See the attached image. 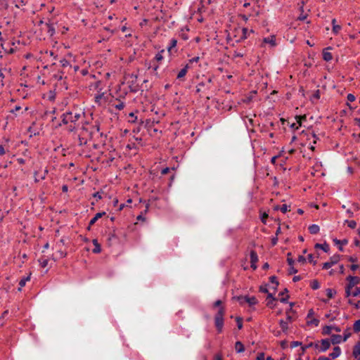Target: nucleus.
<instances>
[{
	"mask_svg": "<svg viewBox=\"0 0 360 360\" xmlns=\"http://www.w3.org/2000/svg\"><path fill=\"white\" fill-rule=\"evenodd\" d=\"M81 112H68L62 115V122L64 124L76 123L81 117Z\"/></svg>",
	"mask_w": 360,
	"mask_h": 360,
	"instance_id": "f257e3e1",
	"label": "nucleus"
},
{
	"mask_svg": "<svg viewBox=\"0 0 360 360\" xmlns=\"http://www.w3.org/2000/svg\"><path fill=\"white\" fill-rule=\"evenodd\" d=\"M224 313V308L223 307H220L214 317L215 326L219 333H221L223 329Z\"/></svg>",
	"mask_w": 360,
	"mask_h": 360,
	"instance_id": "f03ea898",
	"label": "nucleus"
},
{
	"mask_svg": "<svg viewBox=\"0 0 360 360\" xmlns=\"http://www.w3.org/2000/svg\"><path fill=\"white\" fill-rule=\"evenodd\" d=\"M347 279L349 281V283L346 287L345 293L347 297H349L351 296V290L354 287V285L359 283L360 279L357 276H348Z\"/></svg>",
	"mask_w": 360,
	"mask_h": 360,
	"instance_id": "7ed1b4c3",
	"label": "nucleus"
},
{
	"mask_svg": "<svg viewBox=\"0 0 360 360\" xmlns=\"http://www.w3.org/2000/svg\"><path fill=\"white\" fill-rule=\"evenodd\" d=\"M240 304L245 302L248 303L250 306H253L257 303V300L255 297H241L238 298Z\"/></svg>",
	"mask_w": 360,
	"mask_h": 360,
	"instance_id": "20e7f679",
	"label": "nucleus"
},
{
	"mask_svg": "<svg viewBox=\"0 0 360 360\" xmlns=\"http://www.w3.org/2000/svg\"><path fill=\"white\" fill-rule=\"evenodd\" d=\"M314 311L312 309L309 310L308 315H307V324L308 325H314L315 326H317L319 323V320L317 319H315L314 316H313Z\"/></svg>",
	"mask_w": 360,
	"mask_h": 360,
	"instance_id": "39448f33",
	"label": "nucleus"
},
{
	"mask_svg": "<svg viewBox=\"0 0 360 360\" xmlns=\"http://www.w3.org/2000/svg\"><path fill=\"white\" fill-rule=\"evenodd\" d=\"M250 256L251 267L253 269H257L256 263L258 261V257H257V255L256 252H255L254 250H252L250 252Z\"/></svg>",
	"mask_w": 360,
	"mask_h": 360,
	"instance_id": "423d86ee",
	"label": "nucleus"
},
{
	"mask_svg": "<svg viewBox=\"0 0 360 360\" xmlns=\"http://www.w3.org/2000/svg\"><path fill=\"white\" fill-rule=\"evenodd\" d=\"M353 356L357 359L358 360H360V342H357L352 352Z\"/></svg>",
	"mask_w": 360,
	"mask_h": 360,
	"instance_id": "0eeeda50",
	"label": "nucleus"
},
{
	"mask_svg": "<svg viewBox=\"0 0 360 360\" xmlns=\"http://www.w3.org/2000/svg\"><path fill=\"white\" fill-rule=\"evenodd\" d=\"M330 47H328L323 51V58L326 61H330L333 59L332 53L328 51V49H330Z\"/></svg>",
	"mask_w": 360,
	"mask_h": 360,
	"instance_id": "6e6552de",
	"label": "nucleus"
},
{
	"mask_svg": "<svg viewBox=\"0 0 360 360\" xmlns=\"http://www.w3.org/2000/svg\"><path fill=\"white\" fill-rule=\"evenodd\" d=\"M48 173V170L47 169H44L42 173L40 174L39 172H36L34 175H35V181H39L40 180H43L45 179L46 177V175Z\"/></svg>",
	"mask_w": 360,
	"mask_h": 360,
	"instance_id": "1a4fd4ad",
	"label": "nucleus"
},
{
	"mask_svg": "<svg viewBox=\"0 0 360 360\" xmlns=\"http://www.w3.org/2000/svg\"><path fill=\"white\" fill-rule=\"evenodd\" d=\"M321 345L320 351L325 352L330 347V342L328 340L324 339V340H321Z\"/></svg>",
	"mask_w": 360,
	"mask_h": 360,
	"instance_id": "9d476101",
	"label": "nucleus"
},
{
	"mask_svg": "<svg viewBox=\"0 0 360 360\" xmlns=\"http://www.w3.org/2000/svg\"><path fill=\"white\" fill-rule=\"evenodd\" d=\"M341 354V349L340 347L337 346L333 348V351L330 354V356L332 359L338 358Z\"/></svg>",
	"mask_w": 360,
	"mask_h": 360,
	"instance_id": "9b49d317",
	"label": "nucleus"
},
{
	"mask_svg": "<svg viewBox=\"0 0 360 360\" xmlns=\"http://www.w3.org/2000/svg\"><path fill=\"white\" fill-rule=\"evenodd\" d=\"M104 214H105V212H98L96 214V215L90 220L89 221V226L94 225L96 221L102 217Z\"/></svg>",
	"mask_w": 360,
	"mask_h": 360,
	"instance_id": "f8f14e48",
	"label": "nucleus"
},
{
	"mask_svg": "<svg viewBox=\"0 0 360 360\" xmlns=\"http://www.w3.org/2000/svg\"><path fill=\"white\" fill-rule=\"evenodd\" d=\"M342 340V338L340 335H333L331 336V342L333 345L340 343Z\"/></svg>",
	"mask_w": 360,
	"mask_h": 360,
	"instance_id": "ddd939ff",
	"label": "nucleus"
},
{
	"mask_svg": "<svg viewBox=\"0 0 360 360\" xmlns=\"http://www.w3.org/2000/svg\"><path fill=\"white\" fill-rule=\"evenodd\" d=\"M235 349L238 353L244 352L245 347L241 342L238 341L235 344Z\"/></svg>",
	"mask_w": 360,
	"mask_h": 360,
	"instance_id": "4468645a",
	"label": "nucleus"
},
{
	"mask_svg": "<svg viewBox=\"0 0 360 360\" xmlns=\"http://www.w3.org/2000/svg\"><path fill=\"white\" fill-rule=\"evenodd\" d=\"M93 244L94 245V248L93 249V252H94V253L101 252V245L96 239L93 240Z\"/></svg>",
	"mask_w": 360,
	"mask_h": 360,
	"instance_id": "2eb2a0df",
	"label": "nucleus"
},
{
	"mask_svg": "<svg viewBox=\"0 0 360 360\" xmlns=\"http://www.w3.org/2000/svg\"><path fill=\"white\" fill-rule=\"evenodd\" d=\"M264 42L266 44H269L271 46H274L276 45V39L274 36H271L270 37H266L264 39Z\"/></svg>",
	"mask_w": 360,
	"mask_h": 360,
	"instance_id": "dca6fc26",
	"label": "nucleus"
},
{
	"mask_svg": "<svg viewBox=\"0 0 360 360\" xmlns=\"http://www.w3.org/2000/svg\"><path fill=\"white\" fill-rule=\"evenodd\" d=\"M188 65H186L184 68H182L179 72V73L177 75V78L178 79H181V78L184 77L186 75V72L188 71Z\"/></svg>",
	"mask_w": 360,
	"mask_h": 360,
	"instance_id": "f3484780",
	"label": "nucleus"
},
{
	"mask_svg": "<svg viewBox=\"0 0 360 360\" xmlns=\"http://www.w3.org/2000/svg\"><path fill=\"white\" fill-rule=\"evenodd\" d=\"M30 280V276H28L27 277H25V278H22L20 282H19V285H20V288H18V290L20 291L21 290V288L22 287H24L26 284V283Z\"/></svg>",
	"mask_w": 360,
	"mask_h": 360,
	"instance_id": "a211bd4d",
	"label": "nucleus"
},
{
	"mask_svg": "<svg viewBox=\"0 0 360 360\" xmlns=\"http://www.w3.org/2000/svg\"><path fill=\"white\" fill-rule=\"evenodd\" d=\"M309 230L311 234H316L319 231V226L316 224H312L309 227Z\"/></svg>",
	"mask_w": 360,
	"mask_h": 360,
	"instance_id": "6ab92c4d",
	"label": "nucleus"
},
{
	"mask_svg": "<svg viewBox=\"0 0 360 360\" xmlns=\"http://www.w3.org/2000/svg\"><path fill=\"white\" fill-rule=\"evenodd\" d=\"M340 256L339 255H335L330 257L329 262L333 266L340 261Z\"/></svg>",
	"mask_w": 360,
	"mask_h": 360,
	"instance_id": "aec40b11",
	"label": "nucleus"
},
{
	"mask_svg": "<svg viewBox=\"0 0 360 360\" xmlns=\"http://www.w3.org/2000/svg\"><path fill=\"white\" fill-rule=\"evenodd\" d=\"M280 327L281 328L283 333H286L288 328V323L287 321H285L283 320H281L279 322Z\"/></svg>",
	"mask_w": 360,
	"mask_h": 360,
	"instance_id": "412c9836",
	"label": "nucleus"
},
{
	"mask_svg": "<svg viewBox=\"0 0 360 360\" xmlns=\"http://www.w3.org/2000/svg\"><path fill=\"white\" fill-rule=\"evenodd\" d=\"M315 248H320V249L323 250L326 252H328V250H329V246L326 243H324V244H319V243H317V244H316Z\"/></svg>",
	"mask_w": 360,
	"mask_h": 360,
	"instance_id": "4be33fe9",
	"label": "nucleus"
},
{
	"mask_svg": "<svg viewBox=\"0 0 360 360\" xmlns=\"http://www.w3.org/2000/svg\"><path fill=\"white\" fill-rule=\"evenodd\" d=\"M270 281L271 283V288H272L273 289H276L277 285H278V283L276 281V278L275 276L270 277Z\"/></svg>",
	"mask_w": 360,
	"mask_h": 360,
	"instance_id": "5701e85b",
	"label": "nucleus"
},
{
	"mask_svg": "<svg viewBox=\"0 0 360 360\" xmlns=\"http://www.w3.org/2000/svg\"><path fill=\"white\" fill-rule=\"evenodd\" d=\"M280 210L283 213H286L288 211V206L286 204L282 205L281 207H276V210Z\"/></svg>",
	"mask_w": 360,
	"mask_h": 360,
	"instance_id": "b1692460",
	"label": "nucleus"
},
{
	"mask_svg": "<svg viewBox=\"0 0 360 360\" xmlns=\"http://www.w3.org/2000/svg\"><path fill=\"white\" fill-rule=\"evenodd\" d=\"M336 294V291L335 290L328 288L326 290V295L328 297V298H332L333 296Z\"/></svg>",
	"mask_w": 360,
	"mask_h": 360,
	"instance_id": "393cba45",
	"label": "nucleus"
},
{
	"mask_svg": "<svg viewBox=\"0 0 360 360\" xmlns=\"http://www.w3.org/2000/svg\"><path fill=\"white\" fill-rule=\"evenodd\" d=\"M351 296L360 297V288H356L354 290H351Z\"/></svg>",
	"mask_w": 360,
	"mask_h": 360,
	"instance_id": "a878e982",
	"label": "nucleus"
},
{
	"mask_svg": "<svg viewBox=\"0 0 360 360\" xmlns=\"http://www.w3.org/2000/svg\"><path fill=\"white\" fill-rule=\"evenodd\" d=\"M39 262L41 267H46L48 265L49 261L46 258H40Z\"/></svg>",
	"mask_w": 360,
	"mask_h": 360,
	"instance_id": "bb28decb",
	"label": "nucleus"
},
{
	"mask_svg": "<svg viewBox=\"0 0 360 360\" xmlns=\"http://www.w3.org/2000/svg\"><path fill=\"white\" fill-rule=\"evenodd\" d=\"M354 330L355 332H360V319L354 323Z\"/></svg>",
	"mask_w": 360,
	"mask_h": 360,
	"instance_id": "cd10ccee",
	"label": "nucleus"
},
{
	"mask_svg": "<svg viewBox=\"0 0 360 360\" xmlns=\"http://www.w3.org/2000/svg\"><path fill=\"white\" fill-rule=\"evenodd\" d=\"M46 26L48 27V32L51 36H52L55 33V29L53 26V25L51 24H46Z\"/></svg>",
	"mask_w": 360,
	"mask_h": 360,
	"instance_id": "c85d7f7f",
	"label": "nucleus"
},
{
	"mask_svg": "<svg viewBox=\"0 0 360 360\" xmlns=\"http://www.w3.org/2000/svg\"><path fill=\"white\" fill-rule=\"evenodd\" d=\"M341 28L342 27H341L340 25H334V26L333 27V32L335 34H337L341 30Z\"/></svg>",
	"mask_w": 360,
	"mask_h": 360,
	"instance_id": "c756f323",
	"label": "nucleus"
},
{
	"mask_svg": "<svg viewBox=\"0 0 360 360\" xmlns=\"http://www.w3.org/2000/svg\"><path fill=\"white\" fill-rule=\"evenodd\" d=\"M311 286L312 289L316 290V289L319 288L320 285L317 281L314 280L311 282Z\"/></svg>",
	"mask_w": 360,
	"mask_h": 360,
	"instance_id": "7c9ffc66",
	"label": "nucleus"
},
{
	"mask_svg": "<svg viewBox=\"0 0 360 360\" xmlns=\"http://www.w3.org/2000/svg\"><path fill=\"white\" fill-rule=\"evenodd\" d=\"M163 51H164L162 50V51H161L160 52L158 53L155 55V58H154V59H155L156 61H158H158H160V60H162L163 56H162V53Z\"/></svg>",
	"mask_w": 360,
	"mask_h": 360,
	"instance_id": "2f4dec72",
	"label": "nucleus"
},
{
	"mask_svg": "<svg viewBox=\"0 0 360 360\" xmlns=\"http://www.w3.org/2000/svg\"><path fill=\"white\" fill-rule=\"evenodd\" d=\"M176 40L174 39H172L170 41V46L168 47V51H170L172 49L175 47L176 46Z\"/></svg>",
	"mask_w": 360,
	"mask_h": 360,
	"instance_id": "473e14b6",
	"label": "nucleus"
},
{
	"mask_svg": "<svg viewBox=\"0 0 360 360\" xmlns=\"http://www.w3.org/2000/svg\"><path fill=\"white\" fill-rule=\"evenodd\" d=\"M333 329V326H326L323 328V333L326 335H329L331 333V330Z\"/></svg>",
	"mask_w": 360,
	"mask_h": 360,
	"instance_id": "72a5a7b5",
	"label": "nucleus"
},
{
	"mask_svg": "<svg viewBox=\"0 0 360 360\" xmlns=\"http://www.w3.org/2000/svg\"><path fill=\"white\" fill-rule=\"evenodd\" d=\"M60 63L63 67H67L69 65V62L65 58L60 60Z\"/></svg>",
	"mask_w": 360,
	"mask_h": 360,
	"instance_id": "f704fd0d",
	"label": "nucleus"
},
{
	"mask_svg": "<svg viewBox=\"0 0 360 360\" xmlns=\"http://www.w3.org/2000/svg\"><path fill=\"white\" fill-rule=\"evenodd\" d=\"M268 298H271V299H272V300H271V301H269V302H268V303H267V306H269L270 307H273L274 306H273V304H272V301H273L274 299L273 298V296H272V294H271V293H269V294H268Z\"/></svg>",
	"mask_w": 360,
	"mask_h": 360,
	"instance_id": "c9c22d12",
	"label": "nucleus"
},
{
	"mask_svg": "<svg viewBox=\"0 0 360 360\" xmlns=\"http://www.w3.org/2000/svg\"><path fill=\"white\" fill-rule=\"evenodd\" d=\"M124 107V103L123 102H120L118 104L115 105V108L118 110H122Z\"/></svg>",
	"mask_w": 360,
	"mask_h": 360,
	"instance_id": "e433bc0d",
	"label": "nucleus"
},
{
	"mask_svg": "<svg viewBox=\"0 0 360 360\" xmlns=\"http://www.w3.org/2000/svg\"><path fill=\"white\" fill-rule=\"evenodd\" d=\"M331 266H333V265H332V264H330L329 262H325V263L323 264V269H330Z\"/></svg>",
	"mask_w": 360,
	"mask_h": 360,
	"instance_id": "4c0bfd02",
	"label": "nucleus"
},
{
	"mask_svg": "<svg viewBox=\"0 0 360 360\" xmlns=\"http://www.w3.org/2000/svg\"><path fill=\"white\" fill-rule=\"evenodd\" d=\"M301 345H302V343L300 342L295 341V342H291L290 346H291L292 348H294V347H296L300 346Z\"/></svg>",
	"mask_w": 360,
	"mask_h": 360,
	"instance_id": "58836bf2",
	"label": "nucleus"
},
{
	"mask_svg": "<svg viewBox=\"0 0 360 360\" xmlns=\"http://www.w3.org/2000/svg\"><path fill=\"white\" fill-rule=\"evenodd\" d=\"M348 226L352 229H354L356 226V223L354 221H348Z\"/></svg>",
	"mask_w": 360,
	"mask_h": 360,
	"instance_id": "ea45409f",
	"label": "nucleus"
},
{
	"mask_svg": "<svg viewBox=\"0 0 360 360\" xmlns=\"http://www.w3.org/2000/svg\"><path fill=\"white\" fill-rule=\"evenodd\" d=\"M347 100L350 102H353L355 101V96L353 94H348L347 95Z\"/></svg>",
	"mask_w": 360,
	"mask_h": 360,
	"instance_id": "a19ab883",
	"label": "nucleus"
},
{
	"mask_svg": "<svg viewBox=\"0 0 360 360\" xmlns=\"http://www.w3.org/2000/svg\"><path fill=\"white\" fill-rule=\"evenodd\" d=\"M257 360H265V355L264 353H259L257 356Z\"/></svg>",
	"mask_w": 360,
	"mask_h": 360,
	"instance_id": "79ce46f5",
	"label": "nucleus"
},
{
	"mask_svg": "<svg viewBox=\"0 0 360 360\" xmlns=\"http://www.w3.org/2000/svg\"><path fill=\"white\" fill-rule=\"evenodd\" d=\"M296 119H297V121L299 123V124L301 125V120H305L306 119V116L305 115H304V116H297V117H296Z\"/></svg>",
	"mask_w": 360,
	"mask_h": 360,
	"instance_id": "37998d69",
	"label": "nucleus"
},
{
	"mask_svg": "<svg viewBox=\"0 0 360 360\" xmlns=\"http://www.w3.org/2000/svg\"><path fill=\"white\" fill-rule=\"evenodd\" d=\"M247 32H248L247 28L242 29L243 36L241 37V39H245L247 37V36H246Z\"/></svg>",
	"mask_w": 360,
	"mask_h": 360,
	"instance_id": "c03bdc74",
	"label": "nucleus"
},
{
	"mask_svg": "<svg viewBox=\"0 0 360 360\" xmlns=\"http://www.w3.org/2000/svg\"><path fill=\"white\" fill-rule=\"evenodd\" d=\"M297 269H295L292 266H292H290V269H289V274H295V273H297Z\"/></svg>",
	"mask_w": 360,
	"mask_h": 360,
	"instance_id": "a18cd8bd",
	"label": "nucleus"
},
{
	"mask_svg": "<svg viewBox=\"0 0 360 360\" xmlns=\"http://www.w3.org/2000/svg\"><path fill=\"white\" fill-rule=\"evenodd\" d=\"M290 253H288V256L290 257ZM288 262L290 266H292V265H293L294 260L292 258L288 257Z\"/></svg>",
	"mask_w": 360,
	"mask_h": 360,
	"instance_id": "49530a36",
	"label": "nucleus"
},
{
	"mask_svg": "<svg viewBox=\"0 0 360 360\" xmlns=\"http://www.w3.org/2000/svg\"><path fill=\"white\" fill-rule=\"evenodd\" d=\"M237 323H238V328L239 329H241L242 327H243V324H242V320L239 318L237 319Z\"/></svg>",
	"mask_w": 360,
	"mask_h": 360,
	"instance_id": "de8ad7c7",
	"label": "nucleus"
},
{
	"mask_svg": "<svg viewBox=\"0 0 360 360\" xmlns=\"http://www.w3.org/2000/svg\"><path fill=\"white\" fill-rule=\"evenodd\" d=\"M6 150L3 146H0V155H3L6 153Z\"/></svg>",
	"mask_w": 360,
	"mask_h": 360,
	"instance_id": "09e8293b",
	"label": "nucleus"
},
{
	"mask_svg": "<svg viewBox=\"0 0 360 360\" xmlns=\"http://www.w3.org/2000/svg\"><path fill=\"white\" fill-rule=\"evenodd\" d=\"M308 259H309V262L313 263L314 265L316 264V261H314L312 255H308Z\"/></svg>",
	"mask_w": 360,
	"mask_h": 360,
	"instance_id": "8fccbe9b",
	"label": "nucleus"
},
{
	"mask_svg": "<svg viewBox=\"0 0 360 360\" xmlns=\"http://www.w3.org/2000/svg\"><path fill=\"white\" fill-rule=\"evenodd\" d=\"M267 217H268V214H266V213H264V214H262L261 219H262V221L263 223H264V224L266 223V219L267 218Z\"/></svg>",
	"mask_w": 360,
	"mask_h": 360,
	"instance_id": "3c124183",
	"label": "nucleus"
},
{
	"mask_svg": "<svg viewBox=\"0 0 360 360\" xmlns=\"http://www.w3.org/2000/svg\"><path fill=\"white\" fill-rule=\"evenodd\" d=\"M169 169H169V167H166V168L163 169L162 170V172H161L162 174H167V173L169 172Z\"/></svg>",
	"mask_w": 360,
	"mask_h": 360,
	"instance_id": "603ef678",
	"label": "nucleus"
},
{
	"mask_svg": "<svg viewBox=\"0 0 360 360\" xmlns=\"http://www.w3.org/2000/svg\"><path fill=\"white\" fill-rule=\"evenodd\" d=\"M359 268V266L357 264H352L351 266H350V269L352 270V271H356L357 269Z\"/></svg>",
	"mask_w": 360,
	"mask_h": 360,
	"instance_id": "864d4df0",
	"label": "nucleus"
},
{
	"mask_svg": "<svg viewBox=\"0 0 360 360\" xmlns=\"http://www.w3.org/2000/svg\"><path fill=\"white\" fill-rule=\"evenodd\" d=\"M312 345H313V344L310 343V344H309V345H306L304 347H302V352H304L307 348L311 347Z\"/></svg>",
	"mask_w": 360,
	"mask_h": 360,
	"instance_id": "5fc2aeb1",
	"label": "nucleus"
},
{
	"mask_svg": "<svg viewBox=\"0 0 360 360\" xmlns=\"http://www.w3.org/2000/svg\"><path fill=\"white\" fill-rule=\"evenodd\" d=\"M221 304V300H217V301H216L214 302V306L215 307H220Z\"/></svg>",
	"mask_w": 360,
	"mask_h": 360,
	"instance_id": "6e6d98bb",
	"label": "nucleus"
},
{
	"mask_svg": "<svg viewBox=\"0 0 360 360\" xmlns=\"http://www.w3.org/2000/svg\"><path fill=\"white\" fill-rule=\"evenodd\" d=\"M349 261L351 262H356L357 261V258L354 257H350L349 258Z\"/></svg>",
	"mask_w": 360,
	"mask_h": 360,
	"instance_id": "4d7b16f0",
	"label": "nucleus"
},
{
	"mask_svg": "<svg viewBox=\"0 0 360 360\" xmlns=\"http://www.w3.org/2000/svg\"><path fill=\"white\" fill-rule=\"evenodd\" d=\"M260 290L263 292H265V293H267L268 292V289L266 287H260Z\"/></svg>",
	"mask_w": 360,
	"mask_h": 360,
	"instance_id": "13d9d810",
	"label": "nucleus"
},
{
	"mask_svg": "<svg viewBox=\"0 0 360 360\" xmlns=\"http://www.w3.org/2000/svg\"><path fill=\"white\" fill-rule=\"evenodd\" d=\"M298 262H305V258L303 256L300 255L298 257Z\"/></svg>",
	"mask_w": 360,
	"mask_h": 360,
	"instance_id": "bf43d9fd",
	"label": "nucleus"
},
{
	"mask_svg": "<svg viewBox=\"0 0 360 360\" xmlns=\"http://www.w3.org/2000/svg\"><path fill=\"white\" fill-rule=\"evenodd\" d=\"M337 244H346L347 243V241L346 240H343V241H340L339 240H334Z\"/></svg>",
	"mask_w": 360,
	"mask_h": 360,
	"instance_id": "052dcab7",
	"label": "nucleus"
},
{
	"mask_svg": "<svg viewBox=\"0 0 360 360\" xmlns=\"http://www.w3.org/2000/svg\"><path fill=\"white\" fill-rule=\"evenodd\" d=\"M5 51H6L7 53H13V51H14L13 49H12V48H10L9 49H5Z\"/></svg>",
	"mask_w": 360,
	"mask_h": 360,
	"instance_id": "680f3d73",
	"label": "nucleus"
},
{
	"mask_svg": "<svg viewBox=\"0 0 360 360\" xmlns=\"http://www.w3.org/2000/svg\"><path fill=\"white\" fill-rule=\"evenodd\" d=\"M317 360H330V359L326 356H320Z\"/></svg>",
	"mask_w": 360,
	"mask_h": 360,
	"instance_id": "e2e57ef3",
	"label": "nucleus"
},
{
	"mask_svg": "<svg viewBox=\"0 0 360 360\" xmlns=\"http://www.w3.org/2000/svg\"><path fill=\"white\" fill-rule=\"evenodd\" d=\"M8 314V310H6L4 311V313L2 314L1 315V317H3L4 319L5 318V316Z\"/></svg>",
	"mask_w": 360,
	"mask_h": 360,
	"instance_id": "0e129e2a",
	"label": "nucleus"
},
{
	"mask_svg": "<svg viewBox=\"0 0 360 360\" xmlns=\"http://www.w3.org/2000/svg\"><path fill=\"white\" fill-rule=\"evenodd\" d=\"M288 297V296L287 295L285 297H281L280 300H281V302H286Z\"/></svg>",
	"mask_w": 360,
	"mask_h": 360,
	"instance_id": "69168bd1",
	"label": "nucleus"
},
{
	"mask_svg": "<svg viewBox=\"0 0 360 360\" xmlns=\"http://www.w3.org/2000/svg\"><path fill=\"white\" fill-rule=\"evenodd\" d=\"M214 360H222V358L220 355H216L214 357Z\"/></svg>",
	"mask_w": 360,
	"mask_h": 360,
	"instance_id": "338daca9",
	"label": "nucleus"
},
{
	"mask_svg": "<svg viewBox=\"0 0 360 360\" xmlns=\"http://www.w3.org/2000/svg\"><path fill=\"white\" fill-rule=\"evenodd\" d=\"M306 18H307V17H306V15H300V16L299 17V20H305V19H306Z\"/></svg>",
	"mask_w": 360,
	"mask_h": 360,
	"instance_id": "774afa93",
	"label": "nucleus"
}]
</instances>
